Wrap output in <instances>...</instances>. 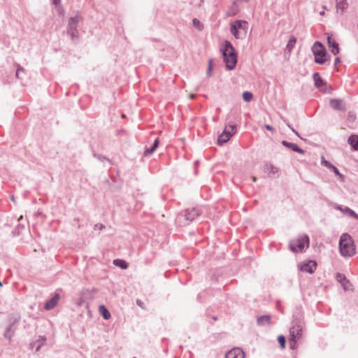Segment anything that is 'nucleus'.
I'll return each mask as SVG.
<instances>
[{
	"instance_id": "1",
	"label": "nucleus",
	"mask_w": 358,
	"mask_h": 358,
	"mask_svg": "<svg viewBox=\"0 0 358 358\" xmlns=\"http://www.w3.org/2000/svg\"><path fill=\"white\" fill-rule=\"evenodd\" d=\"M220 52L223 56L227 69L228 70L234 69L237 63V55L231 42L224 41L220 48Z\"/></svg>"
},
{
	"instance_id": "2",
	"label": "nucleus",
	"mask_w": 358,
	"mask_h": 358,
	"mask_svg": "<svg viewBox=\"0 0 358 358\" xmlns=\"http://www.w3.org/2000/svg\"><path fill=\"white\" fill-rule=\"evenodd\" d=\"M303 323L298 319H294L292 326L289 328V345L292 350L296 349L299 346L298 341L302 338Z\"/></svg>"
},
{
	"instance_id": "3",
	"label": "nucleus",
	"mask_w": 358,
	"mask_h": 358,
	"mask_svg": "<svg viewBox=\"0 0 358 358\" xmlns=\"http://www.w3.org/2000/svg\"><path fill=\"white\" fill-rule=\"evenodd\" d=\"M340 253L343 257H352L356 253V248L352 237L348 234H343L339 240Z\"/></svg>"
},
{
	"instance_id": "4",
	"label": "nucleus",
	"mask_w": 358,
	"mask_h": 358,
	"mask_svg": "<svg viewBox=\"0 0 358 358\" xmlns=\"http://www.w3.org/2000/svg\"><path fill=\"white\" fill-rule=\"evenodd\" d=\"M248 23L245 20H235L231 24L230 31L237 39H243L247 34Z\"/></svg>"
},
{
	"instance_id": "5",
	"label": "nucleus",
	"mask_w": 358,
	"mask_h": 358,
	"mask_svg": "<svg viewBox=\"0 0 358 358\" xmlns=\"http://www.w3.org/2000/svg\"><path fill=\"white\" fill-rule=\"evenodd\" d=\"M199 215L200 210L198 208L187 209L184 214H180L177 216L176 222L180 226H185L194 220Z\"/></svg>"
},
{
	"instance_id": "6",
	"label": "nucleus",
	"mask_w": 358,
	"mask_h": 358,
	"mask_svg": "<svg viewBox=\"0 0 358 358\" xmlns=\"http://www.w3.org/2000/svg\"><path fill=\"white\" fill-rule=\"evenodd\" d=\"M311 50L315 57V62L319 64H324L326 62L327 50L323 44L321 42L316 41Z\"/></svg>"
},
{
	"instance_id": "7",
	"label": "nucleus",
	"mask_w": 358,
	"mask_h": 358,
	"mask_svg": "<svg viewBox=\"0 0 358 358\" xmlns=\"http://www.w3.org/2000/svg\"><path fill=\"white\" fill-rule=\"evenodd\" d=\"M309 245V238L307 235H303L289 243V248L294 252H302Z\"/></svg>"
},
{
	"instance_id": "8",
	"label": "nucleus",
	"mask_w": 358,
	"mask_h": 358,
	"mask_svg": "<svg viewBox=\"0 0 358 358\" xmlns=\"http://www.w3.org/2000/svg\"><path fill=\"white\" fill-rule=\"evenodd\" d=\"M80 21V16L77 14L69 19L67 25V34L71 36V40L74 41L78 38V31L77 25Z\"/></svg>"
},
{
	"instance_id": "9",
	"label": "nucleus",
	"mask_w": 358,
	"mask_h": 358,
	"mask_svg": "<svg viewBox=\"0 0 358 358\" xmlns=\"http://www.w3.org/2000/svg\"><path fill=\"white\" fill-rule=\"evenodd\" d=\"M236 132V124L229 123L228 126L225 127L222 133L217 138L218 144L222 145L223 143H227Z\"/></svg>"
},
{
	"instance_id": "10",
	"label": "nucleus",
	"mask_w": 358,
	"mask_h": 358,
	"mask_svg": "<svg viewBox=\"0 0 358 358\" xmlns=\"http://www.w3.org/2000/svg\"><path fill=\"white\" fill-rule=\"evenodd\" d=\"M225 358H245V353L240 348H234L225 354Z\"/></svg>"
},
{
	"instance_id": "11",
	"label": "nucleus",
	"mask_w": 358,
	"mask_h": 358,
	"mask_svg": "<svg viewBox=\"0 0 358 358\" xmlns=\"http://www.w3.org/2000/svg\"><path fill=\"white\" fill-rule=\"evenodd\" d=\"M334 208L342 212L346 216L358 220V214H357L353 210L350 209V208L338 204L335 205Z\"/></svg>"
},
{
	"instance_id": "12",
	"label": "nucleus",
	"mask_w": 358,
	"mask_h": 358,
	"mask_svg": "<svg viewBox=\"0 0 358 358\" xmlns=\"http://www.w3.org/2000/svg\"><path fill=\"white\" fill-rule=\"evenodd\" d=\"M317 264L315 261L310 260L301 265L300 269L303 272L313 273L315 270Z\"/></svg>"
},
{
	"instance_id": "13",
	"label": "nucleus",
	"mask_w": 358,
	"mask_h": 358,
	"mask_svg": "<svg viewBox=\"0 0 358 358\" xmlns=\"http://www.w3.org/2000/svg\"><path fill=\"white\" fill-rule=\"evenodd\" d=\"M327 43L331 53L334 55H337L339 52L338 43L329 36L327 37Z\"/></svg>"
},
{
	"instance_id": "14",
	"label": "nucleus",
	"mask_w": 358,
	"mask_h": 358,
	"mask_svg": "<svg viewBox=\"0 0 358 358\" xmlns=\"http://www.w3.org/2000/svg\"><path fill=\"white\" fill-rule=\"evenodd\" d=\"M264 171L265 172H268L269 174H272L273 176H277V177L279 176V172H280V170L278 167L273 166L272 164L271 163H266L264 166Z\"/></svg>"
},
{
	"instance_id": "15",
	"label": "nucleus",
	"mask_w": 358,
	"mask_h": 358,
	"mask_svg": "<svg viewBox=\"0 0 358 358\" xmlns=\"http://www.w3.org/2000/svg\"><path fill=\"white\" fill-rule=\"evenodd\" d=\"M313 80L315 83V85L317 88H318L320 91L324 92L322 89V87L326 85V83L323 80V79L319 76L318 73H313Z\"/></svg>"
},
{
	"instance_id": "16",
	"label": "nucleus",
	"mask_w": 358,
	"mask_h": 358,
	"mask_svg": "<svg viewBox=\"0 0 358 358\" xmlns=\"http://www.w3.org/2000/svg\"><path fill=\"white\" fill-rule=\"evenodd\" d=\"M282 144L284 146H285L288 148H290L291 150H292L293 151H294L296 152L301 153V154H303L305 152V151L303 149L300 148L296 144H295L294 143H290L287 141H282Z\"/></svg>"
},
{
	"instance_id": "17",
	"label": "nucleus",
	"mask_w": 358,
	"mask_h": 358,
	"mask_svg": "<svg viewBox=\"0 0 358 358\" xmlns=\"http://www.w3.org/2000/svg\"><path fill=\"white\" fill-rule=\"evenodd\" d=\"M336 11L338 13H343L348 7L347 0H336Z\"/></svg>"
},
{
	"instance_id": "18",
	"label": "nucleus",
	"mask_w": 358,
	"mask_h": 358,
	"mask_svg": "<svg viewBox=\"0 0 358 358\" xmlns=\"http://www.w3.org/2000/svg\"><path fill=\"white\" fill-rule=\"evenodd\" d=\"M336 278V280L342 285L344 289L347 290L349 289L348 285L350 284V282L346 279L345 275L342 273H337Z\"/></svg>"
},
{
	"instance_id": "19",
	"label": "nucleus",
	"mask_w": 358,
	"mask_h": 358,
	"mask_svg": "<svg viewBox=\"0 0 358 358\" xmlns=\"http://www.w3.org/2000/svg\"><path fill=\"white\" fill-rule=\"evenodd\" d=\"M59 300V296L57 294L55 295L50 299H49L44 306L45 309L51 310L52 309L57 303Z\"/></svg>"
},
{
	"instance_id": "20",
	"label": "nucleus",
	"mask_w": 358,
	"mask_h": 358,
	"mask_svg": "<svg viewBox=\"0 0 358 358\" xmlns=\"http://www.w3.org/2000/svg\"><path fill=\"white\" fill-rule=\"evenodd\" d=\"M271 322V317L270 315H262L257 318V324L259 326H267Z\"/></svg>"
},
{
	"instance_id": "21",
	"label": "nucleus",
	"mask_w": 358,
	"mask_h": 358,
	"mask_svg": "<svg viewBox=\"0 0 358 358\" xmlns=\"http://www.w3.org/2000/svg\"><path fill=\"white\" fill-rule=\"evenodd\" d=\"M330 106L332 108L338 110H344L345 108L342 104V101L340 99H332L330 100Z\"/></svg>"
},
{
	"instance_id": "22",
	"label": "nucleus",
	"mask_w": 358,
	"mask_h": 358,
	"mask_svg": "<svg viewBox=\"0 0 358 358\" xmlns=\"http://www.w3.org/2000/svg\"><path fill=\"white\" fill-rule=\"evenodd\" d=\"M348 143L355 150L358 151V135H351L348 139Z\"/></svg>"
},
{
	"instance_id": "23",
	"label": "nucleus",
	"mask_w": 358,
	"mask_h": 358,
	"mask_svg": "<svg viewBox=\"0 0 358 358\" xmlns=\"http://www.w3.org/2000/svg\"><path fill=\"white\" fill-rule=\"evenodd\" d=\"M99 312L105 320H108L110 317V313L104 306H99Z\"/></svg>"
},
{
	"instance_id": "24",
	"label": "nucleus",
	"mask_w": 358,
	"mask_h": 358,
	"mask_svg": "<svg viewBox=\"0 0 358 358\" xmlns=\"http://www.w3.org/2000/svg\"><path fill=\"white\" fill-rule=\"evenodd\" d=\"M113 264L122 269H126L128 267V264L124 260L120 259H115Z\"/></svg>"
},
{
	"instance_id": "25",
	"label": "nucleus",
	"mask_w": 358,
	"mask_h": 358,
	"mask_svg": "<svg viewBox=\"0 0 358 358\" xmlns=\"http://www.w3.org/2000/svg\"><path fill=\"white\" fill-rule=\"evenodd\" d=\"M158 145H159V140L158 139H155V141H154L153 145H152V147H150V148H148L145 151V155H150V154H152L156 150V148L158 147Z\"/></svg>"
},
{
	"instance_id": "26",
	"label": "nucleus",
	"mask_w": 358,
	"mask_h": 358,
	"mask_svg": "<svg viewBox=\"0 0 358 358\" xmlns=\"http://www.w3.org/2000/svg\"><path fill=\"white\" fill-rule=\"evenodd\" d=\"M12 326H13V324H10V325H8L6 327V329H5V331L3 334V336L9 341H10L13 337V334L10 333Z\"/></svg>"
},
{
	"instance_id": "27",
	"label": "nucleus",
	"mask_w": 358,
	"mask_h": 358,
	"mask_svg": "<svg viewBox=\"0 0 358 358\" xmlns=\"http://www.w3.org/2000/svg\"><path fill=\"white\" fill-rule=\"evenodd\" d=\"M296 38L294 36H292L289 40L288 41V43L287 44V49L289 50V51H291L292 48H294L295 43H296Z\"/></svg>"
},
{
	"instance_id": "28",
	"label": "nucleus",
	"mask_w": 358,
	"mask_h": 358,
	"mask_svg": "<svg viewBox=\"0 0 358 358\" xmlns=\"http://www.w3.org/2000/svg\"><path fill=\"white\" fill-rule=\"evenodd\" d=\"M253 98V94L250 92H244L243 93V99L246 102H250Z\"/></svg>"
},
{
	"instance_id": "29",
	"label": "nucleus",
	"mask_w": 358,
	"mask_h": 358,
	"mask_svg": "<svg viewBox=\"0 0 358 358\" xmlns=\"http://www.w3.org/2000/svg\"><path fill=\"white\" fill-rule=\"evenodd\" d=\"M24 73H25V70L22 67L19 66L16 71V73H15L16 78L18 79L22 80L23 78H22V76H23V74H24Z\"/></svg>"
},
{
	"instance_id": "30",
	"label": "nucleus",
	"mask_w": 358,
	"mask_h": 358,
	"mask_svg": "<svg viewBox=\"0 0 358 358\" xmlns=\"http://www.w3.org/2000/svg\"><path fill=\"white\" fill-rule=\"evenodd\" d=\"M193 25L199 31L202 30L203 28V25L202 23L197 20L196 18L193 19L192 20Z\"/></svg>"
},
{
	"instance_id": "31",
	"label": "nucleus",
	"mask_w": 358,
	"mask_h": 358,
	"mask_svg": "<svg viewBox=\"0 0 358 358\" xmlns=\"http://www.w3.org/2000/svg\"><path fill=\"white\" fill-rule=\"evenodd\" d=\"M278 341L280 347L282 348H285V343H286V339H285V337L283 335H280V336H278Z\"/></svg>"
},
{
	"instance_id": "32",
	"label": "nucleus",
	"mask_w": 358,
	"mask_h": 358,
	"mask_svg": "<svg viewBox=\"0 0 358 358\" xmlns=\"http://www.w3.org/2000/svg\"><path fill=\"white\" fill-rule=\"evenodd\" d=\"M321 163H322V164H323L324 166H325L326 167H327L329 169H330V168H331V166H333V164H331L329 162L327 161L324 157H322Z\"/></svg>"
},
{
	"instance_id": "33",
	"label": "nucleus",
	"mask_w": 358,
	"mask_h": 358,
	"mask_svg": "<svg viewBox=\"0 0 358 358\" xmlns=\"http://www.w3.org/2000/svg\"><path fill=\"white\" fill-rule=\"evenodd\" d=\"M331 169L333 170L334 173L337 175V176H342V175L341 174V173L339 172L338 169L334 166L333 165V166H331V168H330Z\"/></svg>"
},
{
	"instance_id": "34",
	"label": "nucleus",
	"mask_w": 358,
	"mask_h": 358,
	"mask_svg": "<svg viewBox=\"0 0 358 358\" xmlns=\"http://www.w3.org/2000/svg\"><path fill=\"white\" fill-rule=\"evenodd\" d=\"M287 126L297 136L300 137L299 133L289 124H287Z\"/></svg>"
},
{
	"instance_id": "35",
	"label": "nucleus",
	"mask_w": 358,
	"mask_h": 358,
	"mask_svg": "<svg viewBox=\"0 0 358 358\" xmlns=\"http://www.w3.org/2000/svg\"><path fill=\"white\" fill-rule=\"evenodd\" d=\"M341 62V60L339 57H336L334 59V66H336Z\"/></svg>"
},
{
	"instance_id": "36",
	"label": "nucleus",
	"mask_w": 358,
	"mask_h": 358,
	"mask_svg": "<svg viewBox=\"0 0 358 358\" xmlns=\"http://www.w3.org/2000/svg\"><path fill=\"white\" fill-rule=\"evenodd\" d=\"M264 127L267 129V130H269V131H273V128L268 125V124H265L264 125Z\"/></svg>"
},
{
	"instance_id": "37",
	"label": "nucleus",
	"mask_w": 358,
	"mask_h": 358,
	"mask_svg": "<svg viewBox=\"0 0 358 358\" xmlns=\"http://www.w3.org/2000/svg\"><path fill=\"white\" fill-rule=\"evenodd\" d=\"M61 2V0H52V3L55 6H58Z\"/></svg>"
},
{
	"instance_id": "38",
	"label": "nucleus",
	"mask_w": 358,
	"mask_h": 358,
	"mask_svg": "<svg viewBox=\"0 0 358 358\" xmlns=\"http://www.w3.org/2000/svg\"><path fill=\"white\" fill-rule=\"evenodd\" d=\"M206 74L208 76H211V69H207V71H206Z\"/></svg>"
},
{
	"instance_id": "39",
	"label": "nucleus",
	"mask_w": 358,
	"mask_h": 358,
	"mask_svg": "<svg viewBox=\"0 0 358 358\" xmlns=\"http://www.w3.org/2000/svg\"><path fill=\"white\" fill-rule=\"evenodd\" d=\"M212 66H213L212 60H209V62H208V68L212 69Z\"/></svg>"
},
{
	"instance_id": "40",
	"label": "nucleus",
	"mask_w": 358,
	"mask_h": 358,
	"mask_svg": "<svg viewBox=\"0 0 358 358\" xmlns=\"http://www.w3.org/2000/svg\"><path fill=\"white\" fill-rule=\"evenodd\" d=\"M58 10H59V12H63V9H62L61 7H59V8H58Z\"/></svg>"
},
{
	"instance_id": "41",
	"label": "nucleus",
	"mask_w": 358,
	"mask_h": 358,
	"mask_svg": "<svg viewBox=\"0 0 358 358\" xmlns=\"http://www.w3.org/2000/svg\"><path fill=\"white\" fill-rule=\"evenodd\" d=\"M137 304L141 306V302L138 300L137 301Z\"/></svg>"
},
{
	"instance_id": "42",
	"label": "nucleus",
	"mask_w": 358,
	"mask_h": 358,
	"mask_svg": "<svg viewBox=\"0 0 358 358\" xmlns=\"http://www.w3.org/2000/svg\"><path fill=\"white\" fill-rule=\"evenodd\" d=\"M10 197H11V199L14 201H15L14 196H13V195H12Z\"/></svg>"
},
{
	"instance_id": "43",
	"label": "nucleus",
	"mask_w": 358,
	"mask_h": 358,
	"mask_svg": "<svg viewBox=\"0 0 358 358\" xmlns=\"http://www.w3.org/2000/svg\"><path fill=\"white\" fill-rule=\"evenodd\" d=\"M40 348H41V345L37 347L36 350L37 351L39 350Z\"/></svg>"
},
{
	"instance_id": "44",
	"label": "nucleus",
	"mask_w": 358,
	"mask_h": 358,
	"mask_svg": "<svg viewBox=\"0 0 358 358\" xmlns=\"http://www.w3.org/2000/svg\"><path fill=\"white\" fill-rule=\"evenodd\" d=\"M252 180H253L254 182L256 181V178L253 177Z\"/></svg>"
},
{
	"instance_id": "45",
	"label": "nucleus",
	"mask_w": 358,
	"mask_h": 358,
	"mask_svg": "<svg viewBox=\"0 0 358 358\" xmlns=\"http://www.w3.org/2000/svg\"><path fill=\"white\" fill-rule=\"evenodd\" d=\"M194 97V94H192L191 95V98L193 99Z\"/></svg>"
},
{
	"instance_id": "46",
	"label": "nucleus",
	"mask_w": 358,
	"mask_h": 358,
	"mask_svg": "<svg viewBox=\"0 0 358 358\" xmlns=\"http://www.w3.org/2000/svg\"><path fill=\"white\" fill-rule=\"evenodd\" d=\"M0 286H2V282L0 281Z\"/></svg>"
},
{
	"instance_id": "47",
	"label": "nucleus",
	"mask_w": 358,
	"mask_h": 358,
	"mask_svg": "<svg viewBox=\"0 0 358 358\" xmlns=\"http://www.w3.org/2000/svg\"><path fill=\"white\" fill-rule=\"evenodd\" d=\"M133 358H136V357H133Z\"/></svg>"
}]
</instances>
